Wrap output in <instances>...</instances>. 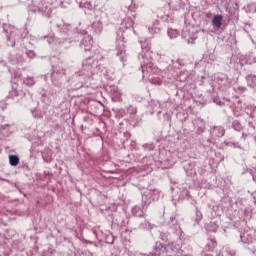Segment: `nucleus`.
<instances>
[{
	"label": "nucleus",
	"mask_w": 256,
	"mask_h": 256,
	"mask_svg": "<svg viewBox=\"0 0 256 256\" xmlns=\"http://www.w3.org/2000/svg\"><path fill=\"white\" fill-rule=\"evenodd\" d=\"M222 22H223V16H221V15L214 16L213 25L215 27H221Z\"/></svg>",
	"instance_id": "1"
},
{
	"label": "nucleus",
	"mask_w": 256,
	"mask_h": 256,
	"mask_svg": "<svg viewBox=\"0 0 256 256\" xmlns=\"http://www.w3.org/2000/svg\"><path fill=\"white\" fill-rule=\"evenodd\" d=\"M9 162L12 167H17V165H19V157H17L16 155H10Z\"/></svg>",
	"instance_id": "2"
},
{
	"label": "nucleus",
	"mask_w": 256,
	"mask_h": 256,
	"mask_svg": "<svg viewBox=\"0 0 256 256\" xmlns=\"http://www.w3.org/2000/svg\"><path fill=\"white\" fill-rule=\"evenodd\" d=\"M26 85H29V87H32V85H35V80H33V78H27Z\"/></svg>",
	"instance_id": "3"
}]
</instances>
